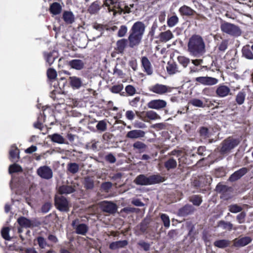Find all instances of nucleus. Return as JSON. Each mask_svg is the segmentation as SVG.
Instances as JSON below:
<instances>
[{
  "mask_svg": "<svg viewBox=\"0 0 253 253\" xmlns=\"http://www.w3.org/2000/svg\"><path fill=\"white\" fill-rule=\"evenodd\" d=\"M112 187V183L111 182H103L101 185V189L106 192H108Z\"/></svg>",
  "mask_w": 253,
  "mask_h": 253,
  "instance_id": "0e129e2a",
  "label": "nucleus"
},
{
  "mask_svg": "<svg viewBox=\"0 0 253 253\" xmlns=\"http://www.w3.org/2000/svg\"><path fill=\"white\" fill-rule=\"evenodd\" d=\"M246 216V213L244 211H242L238 214L236 216V219L238 223L240 224L244 223Z\"/></svg>",
  "mask_w": 253,
  "mask_h": 253,
  "instance_id": "69168bd1",
  "label": "nucleus"
},
{
  "mask_svg": "<svg viewBox=\"0 0 253 253\" xmlns=\"http://www.w3.org/2000/svg\"><path fill=\"white\" fill-rule=\"evenodd\" d=\"M194 211V208L192 206L186 205L179 210L178 214L181 216H185L192 213Z\"/></svg>",
  "mask_w": 253,
  "mask_h": 253,
  "instance_id": "393cba45",
  "label": "nucleus"
},
{
  "mask_svg": "<svg viewBox=\"0 0 253 253\" xmlns=\"http://www.w3.org/2000/svg\"><path fill=\"white\" fill-rule=\"evenodd\" d=\"M51 140L54 142L62 144L63 143V137L58 134H53L51 136Z\"/></svg>",
  "mask_w": 253,
  "mask_h": 253,
  "instance_id": "bf43d9fd",
  "label": "nucleus"
},
{
  "mask_svg": "<svg viewBox=\"0 0 253 253\" xmlns=\"http://www.w3.org/2000/svg\"><path fill=\"white\" fill-rule=\"evenodd\" d=\"M190 103L193 106L197 107L204 108L205 105L203 102L199 99L193 98L190 101Z\"/></svg>",
  "mask_w": 253,
  "mask_h": 253,
  "instance_id": "8fccbe9b",
  "label": "nucleus"
},
{
  "mask_svg": "<svg viewBox=\"0 0 253 253\" xmlns=\"http://www.w3.org/2000/svg\"><path fill=\"white\" fill-rule=\"evenodd\" d=\"M46 75L48 79L52 81L56 79L57 77V72L56 70L53 68H49L46 72Z\"/></svg>",
  "mask_w": 253,
  "mask_h": 253,
  "instance_id": "a18cd8bd",
  "label": "nucleus"
},
{
  "mask_svg": "<svg viewBox=\"0 0 253 253\" xmlns=\"http://www.w3.org/2000/svg\"><path fill=\"white\" fill-rule=\"evenodd\" d=\"M174 37L173 34L169 30H167L165 32H161L159 35L160 41L163 42H166Z\"/></svg>",
  "mask_w": 253,
  "mask_h": 253,
  "instance_id": "a878e982",
  "label": "nucleus"
},
{
  "mask_svg": "<svg viewBox=\"0 0 253 253\" xmlns=\"http://www.w3.org/2000/svg\"><path fill=\"white\" fill-rule=\"evenodd\" d=\"M84 185L87 189H93L94 186V179L92 177H85L84 180Z\"/></svg>",
  "mask_w": 253,
  "mask_h": 253,
  "instance_id": "f704fd0d",
  "label": "nucleus"
},
{
  "mask_svg": "<svg viewBox=\"0 0 253 253\" xmlns=\"http://www.w3.org/2000/svg\"><path fill=\"white\" fill-rule=\"evenodd\" d=\"M240 143L238 139H234L231 137H228L224 140L220 148V153L222 154L229 153L231 150L237 146Z\"/></svg>",
  "mask_w": 253,
  "mask_h": 253,
  "instance_id": "0eeeda50",
  "label": "nucleus"
},
{
  "mask_svg": "<svg viewBox=\"0 0 253 253\" xmlns=\"http://www.w3.org/2000/svg\"><path fill=\"white\" fill-rule=\"evenodd\" d=\"M127 44L126 39H121L117 42V50L118 52L122 53L125 50Z\"/></svg>",
  "mask_w": 253,
  "mask_h": 253,
  "instance_id": "473e14b6",
  "label": "nucleus"
},
{
  "mask_svg": "<svg viewBox=\"0 0 253 253\" xmlns=\"http://www.w3.org/2000/svg\"><path fill=\"white\" fill-rule=\"evenodd\" d=\"M70 84L72 87L79 88L81 86L82 82L80 78L76 77L70 78Z\"/></svg>",
  "mask_w": 253,
  "mask_h": 253,
  "instance_id": "c9c22d12",
  "label": "nucleus"
},
{
  "mask_svg": "<svg viewBox=\"0 0 253 253\" xmlns=\"http://www.w3.org/2000/svg\"><path fill=\"white\" fill-rule=\"evenodd\" d=\"M99 9L100 7L98 2L95 1L90 5L88 11L90 14H95L99 11Z\"/></svg>",
  "mask_w": 253,
  "mask_h": 253,
  "instance_id": "c03bdc74",
  "label": "nucleus"
},
{
  "mask_svg": "<svg viewBox=\"0 0 253 253\" xmlns=\"http://www.w3.org/2000/svg\"><path fill=\"white\" fill-rule=\"evenodd\" d=\"M215 190L217 192L219 193H221L222 194V197L225 200H227L230 198V196H226V193L230 192L231 191L232 188L231 187H229L226 185H222L218 184L217 185Z\"/></svg>",
  "mask_w": 253,
  "mask_h": 253,
  "instance_id": "6ab92c4d",
  "label": "nucleus"
},
{
  "mask_svg": "<svg viewBox=\"0 0 253 253\" xmlns=\"http://www.w3.org/2000/svg\"><path fill=\"white\" fill-rule=\"evenodd\" d=\"M195 81L204 85H213L218 83V80L211 77H199L195 79Z\"/></svg>",
  "mask_w": 253,
  "mask_h": 253,
  "instance_id": "4468645a",
  "label": "nucleus"
},
{
  "mask_svg": "<svg viewBox=\"0 0 253 253\" xmlns=\"http://www.w3.org/2000/svg\"><path fill=\"white\" fill-rule=\"evenodd\" d=\"M248 171L246 168H242L232 174L229 178V180L231 182L235 181L247 173Z\"/></svg>",
  "mask_w": 253,
  "mask_h": 253,
  "instance_id": "aec40b11",
  "label": "nucleus"
},
{
  "mask_svg": "<svg viewBox=\"0 0 253 253\" xmlns=\"http://www.w3.org/2000/svg\"><path fill=\"white\" fill-rule=\"evenodd\" d=\"M173 88L163 84L157 83L149 87V91L158 95H162L171 92Z\"/></svg>",
  "mask_w": 253,
  "mask_h": 253,
  "instance_id": "6e6552de",
  "label": "nucleus"
},
{
  "mask_svg": "<svg viewBox=\"0 0 253 253\" xmlns=\"http://www.w3.org/2000/svg\"><path fill=\"white\" fill-rule=\"evenodd\" d=\"M53 30L55 32V38L57 39L59 38H63V32L61 30V27H54L53 28Z\"/></svg>",
  "mask_w": 253,
  "mask_h": 253,
  "instance_id": "e2e57ef3",
  "label": "nucleus"
},
{
  "mask_svg": "<svg viewBox=\"0 0 253 253\" xmlns=\"http://www.w3.org/2000/svg\"><path fill=\"white\" fill-rule=\"evenodd\" d=\"M126 93L129 96H132L136 93V89L134 86L131 85H127L125 87Z\"/></svg>",
  "mask_w": 253,
  "mask_h": 253,
  "instance_id": "680f3d73",
  "label": "nucleus"
},
{
  "mask_svg": "<svg viewBox=\"0 0 253 253\" xmlns=\"http://www.w3.org/2000/svg\"><path fill=\"white\" fill-rule=\"evenodd\" d=\"M218 226L221 227L223 230L231 231L233 229V225L230 222L220 220L218 222Z\"/></svg>",
  "mask_w": 253,
  "mask_h": 253,
  "instance_id": "72a5a7b5",
  "label": "nucleus"
},
{
  "mask_svg": "<svg viewBox=\"0 0 253 253\" xmlns=\"http://www.w3.org/2000/svg\"><path fill=\"white\" fill-rule=\"evenodd\" d=\"M63 80V78H61L60 81H57V83L54 84L55 89L53 91V94L54 95V99L56 100L57 103H56L55 108H57L58 106L61 104H63V98L62 97L63 94V84H61L60 82Z\"/></svg>",
  "mask_w": 253,
  "mask_h": 253,
  "instance_id": "423d86ee",
  "label": "nucleus"
},
{
  "mask_svg": "<svg viewBox=\"0 0 253 253\" xmlns=\"http://www.w3.org/2000/svg\"><path fill=\"white\" fill-rule=\"evenodd\" d=\"M67 169L71 173H76L79 171V166L75 163H70L67 166Z\"/></svg>",
  "mask_w": 253,
  "mask_h": 253,
  "instance_id": "de8ad7c7",
  "label": "nucleus"
},
{
  "mask_svg": "<svg viewBox=\"0 0 253 253\" xmlns=\"http://www.w3.org/2000/svg\"><path fill=\"white\" fill-rule=\"evenodd\" d=\"M10 229L8 227H4L1 230L2 237L7 241H10L11 238L9 235Z\"/></svg>",
  "mask_w": 253,
  "mask_h": 253,
  "instance_id": "49530a36",
  "label": "nucleus"
},
{
  "mask_svg": "<svg viewBox=\"0 0 253 253\" xmlns=\"http://www.w3.org/2000/svg\"><path fill=\"white\" fill-rule=\"evenodd\" d=\"M230 245V241L228 240H219L214 242V245L219 248H224Z\"/></svg>",
  "mask_w": 253,
  "mask_h": 253,
  "instance_id": "4c0bfd02",
  "label": "nucleus"
},
{
  "mask_svg": "<svg viewBox=\"0 0 253 253\" xmlns=\"http://www.w3.org/2000/svg\"><path fill=\"white\" fill-rule=\"evenodd\" d=\"M179 12L181 15L185 16H191L195 12L193 9L186 5L181 6L179 9Z\"/></svg>",
  "mask_w": 253,
  "mask_h": 253,
  "instance_id": "c756f323",
  "label": "nucleus"
},
{
  "mask_svg": "<svg viewBox=\"0 0 253 253\" xmlns=\"http://www.w3.org/2000/svg\"><path fill=\"white\" fill-rule=\"evenodd\" d=\"M167 104V102L164 100L154 99L148 103L147 106L150 109L160 110L166 107Z\"/></svg>",
  "mask_w": 253,
  "mask_h": 253,
  "instance_id": "2eb2a0df",
  "label": "nucleus"
},
{
  "mask_svg": "<svg viewBox=\"0 0 253 253\" xmlns=\"http://www.w3.org/2000/svg\"><path fill=\"white\" fill-rule=\"evenodd\" d=\"M145 135V132L143 130L134 129L128 131L126 135V137L128 138L135 139L142 138L144 137Z\"/></svg>",
  "mask_w": 253,
  "mask_h": 253,
  "instance_id": "a211bd4d",
  "label": "nucleus"
},
{
  "mask_svg": "<svg viewBox=\"0 0 253 253\" xmlns=\"http://www.w3.org/2000/svg\"><path fill=\"white\" fill-rule=\"evenodd\" d=\"M19 153V150L17 146L15 144L12 145L9 152V158L10 161L11 162H17L20 158Z\"/></svg>",
  "mask_w": 253,
  "mask_h": 253,
  "instance_id": "4be33fe9",
  "label": "nucleus"
},
{
  "mask_svg": "<svg viewBox=\"0 0 253 253\" xmlns=\"http://www.w3.org/2000/svg\"><path fill=\"white\" fill-rule=\"evenodd\" d=\"M252 241L250 237H243L236 238L233 240V245L235 247H241L247 245Z\"/></svg>",
  "mask_w": 253,
  "mask_h": 253,
  "instance_id": "dca6fc26",
  "label": "nucleus"
},
{
  "mask_svg": "<svg viewBox=\"0 0 253 253\" xmlns=\"http://www.w3.org/2000/svg\"><path fill=\"white\" fill-rule=\"evenodd\" d=\"M160 217L163 222L164 226L168 228L170 226V219L168 215L165 213H162L160 215Z\"/></svg>",
  "mask_w": 253,
  "mask_h": 253,
  "instance_id": "09e8293b",
  "label": "nucleus"
},
{
  "mask_svg": "<svg viewBox=\"0 0 253 253\" xmlns=\"http://www.w3.org/2000/svg\"><path fill=\"white\" fill-rule=\"evenodd\" d=\"M187 51L189 54L199 57L206 52V44L203 38L198 35H194L189 39Z\"/></svg>",
  "mask_w": 253,
  "mask_h": 253,
  "instance_id": "f257e3e1",
  "label": "nucleus"
},
{
  "mask_svg": "<svg viewBox=\"0 0 253 253\" xmlns=\"http://www.w3.org/2000/svg\"><path fill=\"white\" fill-rule=\"evenodd\" d=\"M75 20V16L70 11H64V22L68 24L73 23Z\"/></svg>",
  "mask_w": 253,
  "mask_h": 253,
  "instance_id": "7c9ffc66",
  "label": "nucleus"
},
{
  "mask_svg": "<svg viewBox=\"0 0 253 253\" xmlns=\"http://www.w3.org/2000/svg\"><path fill=\"white\" fill-rule=\"evenodd\" d=\"M99 206L103 212L109 214H114L117 211L118 207L117 205L111 201H102L99 203Z\"/></svg>",
  "mask_w": 253,
  "mask_h": 253,
  "instance_id": "1a4fd4ad",
  "label": "nucleus"
},
{
  "mask_svg": "<svg viewBox=\"0 0 253 253\" xmlns=\"http://www.w3.org/2000/svg\"><path fill=\"white\" fill-rule=\"evenodd\" d=\"M215 92L217 96L220 97H225L231 94L230 88L225 85H219L216 88Z\"/></svg>",
  "mask_w": 253,
  "mask_h": 253,
  "instance_id": "f3484780",
  "label": "nucleus"
},
{
  "mask_svg": "<svg viewBox=\"0 0 253 253\" xmlns=\"http://www.w3.org/2000/svg\"><path fill=\"white\" fill-rule=\"evenodd\" d=\"M72 225L78 234L85 235L88 231V226L84 223H79L78 219L73 221Z\"/></svg>",
  "mask_w": 253,
  "mask_h": 253,
  "instance_id": "9b49d317",
  "label": "nucleus"
},
{
  "mask_svg": "<svg viewBox=\"0 0 253 253\" xmlns=\"http://www.w3.org/2000/svg\"><path fill=\"white\" fill-rule=\"evenodd\" d=\"M145 30V25L142 22L137 21L133 24L128 38L130 47H133L140 43Z\"/></svg>",
  "mask_w": 253,
  "mask_h": 253,
  "instance_id": "f03ea898",
  "label": "nucleus"
},
{
  "mask_svg": "<svg viewBox=\"0 0 253 253\" xmlns=\"http://www.w3.org/2000/svg\"><path fill=\"white\" fill-rule=\"evenodd\" d=\"M190 201L194 205L199 206L202 203V200L200 196L198 195H194L190 197Z\"/></svg>",
  "mask_w": 253,
  "mask_h": 253,
  "instance_id": "6e6d98bb",
  "label": "nucleus"
},
{
  "mask_svg": "<svg viewBox=\"0 0 253 253\" xmlns=\"http://www.w3.org/2000/svg\"><path fill=\"white\" fill-rule=\"evenodd\" d=\"M124 88V85L123 84H117L113 85L111 88V91L113 93H120Z\"/></svg>",
  "mask_w": 253,
  "mask_h": 253,
  "instance_id": "864d4df0",
  "label": "nucleus"
},
{
  "mask_svg": "<svg viewBox=\"0 0 253 253\" xmlns=\"http://www.w3.org/2000/svg\"><path fill=\"white\" fill-rule=\"evenodd\" d=\"M177 166V162L175 160L171 158L165 163V167L168 169H175Z\"/></svg>",
  "mask_w": 253,
  "mask_h": 253,
  "instance_id": "e433bc0d",
  "label": "nucleus"
},
{
  "mask_svg": "<svg viewBox=\"0 0 253 253\" xmlns=\"http://www.w3.org/2000/svg\"><path fill=\"white\" fill-rule=\"evenodd\" d=\"M177 61L184 68H186L190 62V59L184 56H178Z\"/></svg>",
  "mask_w": 253,
  "mask_h": 253,
  "instance_id": "a19ab883",
  "label": "nucleus"
},
{
  "mask_svg": "<svg viewBox=\"0 0 253 253\" xmlns=\"http://www.w3.org/2000/svg\"><path fill=\"white\" fill-rule=\"evenodd\" d=\"M35 241L37 242V244L41 249H44L47 246L45 239L42 236L38 237Z\"/></svg>",
  "mask_w": 253,
  "mask_h": 253,
  "instance_id": "3c124183",
  "label": "nucleus"
},
{
  "mask_svg": "<svg viewBox=\"0 0 253 253\" xmlns=\"http://www.w3.org/2000/svg\"><path fill=\"white\" fill-rule=\"evenodd\" d=\"M200 136L203 139H206L210 137V134L208 129L206 127H201L199 130Z\"/></svg>",
  "mask_w": 253,
  "mask_h": 253,
  "instance_id": "603ef678",
  "label": "nucleus"
},
{
  "mask_svg": "<svg viewBox=\"0 0 253 253\" xmlns=\"http://www.w3.org/2000/svg\"><path fill=\"white\" fill-rule=\"evenodd\" d=\"M220 29L222 32L231 36H238L241 34V31L238 26L224 21L221 23Z\"/></svg>",
  "mask_w": 253,
  "mask_h": 253,
  "instance_id": "39448f33",
  "label": "nucleus"
},
{
  "mask_svg": "<svg viewBox=\"0 0 253 253\" xmlns=\"http://www.w3.org/2000/svg\"><path fill=\"white\" fill-rule=\"evenodd\" d=\"M163 178L159 174L147 176L145 174L138 175L134 182L138 185H150L163 182Z\"/></svg>",
  "mask_w": 253,
  "mask_h": 253,
  "instance_id": "20e7f679",
  "label": "nucleus"
},
{
  "mask_svg": "<svg viewBox=\"0 0 253 253\" xmlns=\"http://www.w3.org/2000/svg\"><path fill=\"white\" fill-rule=\"evenodd\" d=\"M61 5L57 2H55L50 5L49 10L50 13L57 15L61 12Z\"/></svg>",
  "mask_w": 253,
  "mask_h": 253,
  "instance_id": "cd10ccee",
  "label": "nucleus"
},
{
  "mask_svg": "<svg viewBox=\"0 0 253 253\" xmlns=\"http://www.w3.org/2000/svg\"><path fill=\"white\" fill-rule=\"evenodd\" d=\"M105 159L106 161L111 164H114L116 161L115 157L112 153L107 155L105 157Z\"/></svg>",
  "mask_w": 253,
  "mask_h": 253,
  "instance_id": "774afa93",
  "label": "nucleus"
},
{
  "mask_svg": "<svg viewBox=\"0 0 253 253\" xmlns=\"http://www.w3.org/2000/svg\"><path fill=\"white\" fill-rule=\"evenodd\" d=\"M243 54L248 59H253V54L248 46L244 47L243 48Z\"/></svg>",
  "mask_w": 253,
  "mask_h": 253,
  "instance_id": "4d7b16f0",
  "label": "nucleus"
},
{
  "mask_svg": "<svg viewBox=\"0 0 253 253\" xmlns=\"http://www.w3.org/2000/svg\"><path fill=\"white\" fill-rule=\"evenodd\" d=\"M68 65L72 68L76 70H81L84 67V63L81 60L74 59L68 62Z\"/></svg>",
  "mask_w": 253,
  "mask_h": 253,
  "instance_id": "bb28decb",
  "label": "nucleus"
},
{
  "mask_svg": "<svg viewBox=\"0 0 253 253\" xmlns=\"http://www.w3.org/2000/svg\"><path fill=\"white\" fill-rule=\"evenodd\" d=\"M127 28L126 26L125 25H122L121 26L120 29L118 31V35L119 37H124L126 33L127 32Z\"/></svg>",
  "mask_w": 253,
  "mask_h": 253,
  "instance_id": "338daca9",
  "label": "nucleus"
},
{
  "mask_svg": "<svg viewBox=\"0 0 253 253\" xmlns=\"http://www.w3.org/2000/svg\"><path fill=\"white\" fill-rule=\"evenodd\" d=\"M119 0H105L104 4L108 7L109 11H114L115 15L117 13H129L132 12L133 10L137 9V5L134 3H130L129 4H125L124 7H122V5L120 2H118Z\"/></svg>",
  "mask_w": 253,
  "mask_h": 253,
  "instance_id": "7ed1b4c3",
  "label": "nucleus"
},
{
  "mask_svg": "<svg viewBox=\"0 0 253 253\" xmlns=\"http://www.w3.org/2000/svg\"><path fill=\"white\" fill-rule=\"evenodd\" d=\"M134 149L138 150L139 153H143L147 148V145L143 142L139 141H136L133 144Z\"/></svg>",
  "mask_w": 253,
  "mask_h": 253,
  "instance_id": "2f4dec72",
  "label": "nucleus"
},
{
  "mask_svg": "<svg viewBox=\"0 0 253 253\" xmlns=\"http://www.w3.org/2000/svg\"><path fill=\"white\" fill-rule=\"evenodd\" d=\"M246 94L245 92L240 91L236 96V101L238 105H242L244 103Z\"/></svg>",
  "mask_w": 253,
  "mask_h": 253,
  "instance_id": "37998d69",
  "label": "nucleus"
},
{
  "mask_svg": "<svg viewBox=\"0 0 253 253\" xmlns=\"http://www.w3.org/2000/svg\"><path fill=\"white\" fill-rule=\"evenodd\" d=\"M17 222L22 227L32 228L35 226L31 220L24 216L19 217L17 219Z\"/></svg>",
  "mask_w": 253,
  "mask_h": 253,
  "instance_id": "5701e85b",
  "label": "nucleus"
},
{
  "mask_svg": "<svg viewBox=\"0 0 253 253\" xmlns=\"http://www.w3.org/2000/svg\"><path fill=\"white\" fill-rule=\"evenodd\" d=\"M141 65L144 68V71L148 75H151L153 73V69L151 62L147 57L143 56L141 59Z\"/></svg>",
  "mask_w": 253,
  "mask_h": 253,
  "instance_id": "412c9836",
  "label": "nucleus"
},
{
  "mask_svg": "<svg viewBox=\"0 0 253 253\" xmlns=\"http://www.w3.org/2000/svg\"><path fill=\"white\" fill-rule=\"evenodd\" d=\"M228 41L227 40H224L218 45V49L221 52H224L227 48Z\"/></svg>",
  "mask_w": 253,
  "mask_h": 253,
  "instance_id": "13d9d810",
  "label": "nucleus"
},
{
  "mask_svg": "<svg viewBox=\"0 0 253 253\" xmlns=\"http://www.w3.org/2000/svg\"><path fill=\"white\" fill-rule=\"evenodd\" d=\"M128 245L127 240H121L113 242L109 245V249L112 250H116L126 247Z\"/></svg>",
  "mask_w": 253,
  "mask_h": 253,
  "instance_id": "b1692460",
  "label": "nucleus"
},
{
  "mask_svg": "<svg viewBox=\"0 0 253 253\" xmlns=\"http://www.w3.org/2000/svg\"><path fill=\"white\" fill-rule=\"evenodd\" d=\"M37 172L38 175L43 179H49L52 177L51 169L46 166L40 167L37 169Z\"/></svg>",
  "mask_w": 253,
  "mask_h": 253,
  "instance_id": "ddd939ff",
  "label": "nucleus"
},
{
  "mask_svg": "<svg viewBox=\"0 0 253 253\" xmlns=\"http://www.w3.org/2000/svg\"><path fill=\"white\" fill-rule=\"evenodd\" d=\"M167 71L169 75H173L180 72L177 65L174 63L169 62L167 66Z\"/></svg>",
  "mask_w": 253,
  "mask_h": 253,
  "instance_id": "c85d7f7f",
  "label": "nucleus"
},
{
  "mask_svg": "<svg viewBox=\"0 0 253 253\" xmlns=\"http://www.w3.org/2000/svg\"><path fill=\"white\" fill-rule=\"evenodd\" d=\"M145 116L151 120H156L161 118L160 116L156 112L152 110L146 112Z\"/></svg>",
  "mask_w": 253,
  "mask_h": 253,
  "instance_id": "79ce46f5",
  "label": "nucleus"
},
{
  "mask_svg": "<svg viewBox=\"0 0 253 253\" xmlns=\"http://www.w3.org/2000/svg\"><path fill=\"white\" fill-rule=\"evenodd\" d=\"M22 171L23 169L22 167L18 164H13L9 167L8 172L10 174L18 172H22Z\"/></svg>",
  "mask_w": 253,
  "mask_h": 253,
  "instance_id": "58836bf2",
  "label": "nucleus"
},
{
  "mask_svg": "<svg viewBox=\"0 0 253 253\" xmlns=\"http://www.w3.org/2000/svg\"><path fill=\"white\" fill-rule=\"evenodd\" d=\"M178 17L176 15H173L168 18L167 24L169 27H173L178 23Z\"/></svg>",
  "mask_w": 253,
  "mask_h": 253,
  "instance_id": "ea45409f",
  "label": "nucleus"
},
{
  "mask_svg": "<svg viewBox=\"0 0 253 253\" xmlns=\"http://www.w3.org/2000/svg\"><path fill=\"white\" fill-rule=\"evenodd\" d=\"M43 55L44 59L48 66H51L59 56L58 51L55 49L50 51H44L43 52Z\"/></svg>",
  "mask_w": 253,
  "mask_h": 253,
  "instance_id": "f8f14e48",
  "label": "nucleus"
},
{
  "mask_svg": "<svg viewBox=\"0 0 253 253\" xmlns=\"http://www.w3.org/2000/svg\"><path fill=\"white\" fill-rule=\"evenodd\" d=\"M228 210L231 212L236 213L241 211L243 209L237 204H233L228 206Z\"/></svg>",
  "mask_w": 253,
  "mask_h": 253,
  "instance_id": "5fc2aeb1",
  "label": "nucleus"
},
{
  "mask_svg": "<svg viewBox=\"0 0 253 253\" xmlns=\"http://www.w3.org/2000/svg\"><path fill=\"white\" fill-rule=\"evenodd\" d=\"M96 128L99 131H105L107 129V124L103 120L100 121L96 125Z\"/></svg>",
  "mask_w": 253,
  "mask_h": 253,
  "instance_id": "052dcab7",
  "label": "nucleus"
},
{
  "mask_svg": "<svg viewBox=\"0 0 253 253\" xmlns=\"http://www.w3.org/2000/svg\"><path fill=\"white\" fill-rule=\"evenodd\" d=\"M54 205L57 209L63 211V185L59 186L54 198Z\"/></svg>",
  "mask_w": 253,
  "mask_h": 253,
  "instance_id": "9d476101",
  "label": "nucleus"
}]
</instances>
